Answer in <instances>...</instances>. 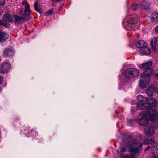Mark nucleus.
<instances>
[{
    "instance_id": "17",
    "label": "nucleus",
    "mask_w": 158,
    "mask_h": 158,
    "mask_svg": "<svg viewBox=\"0 0 158 158\" xmlns=\"http://www.w3.org/2000/svg\"><path fill=\"white\" fill-rule=\"evenodd\" d=\"M144 131L145 133L150 134H152L154 131L153 127L151 126H148L144 129Z\"/></svg>"
},
{
    "instance_id": "9",
    "label": "nucleus",
    "mask_w": 158,
    "mask_h": 158,
    "mask_svg": "<svg viewBox=\"0 0 158 158\" xmlns=\"http://www.w3.org/2000/svg\"><path fill=\"white\" fill-rule=\"evenodd\" d=\"M146 93L149 96H155L157 94V89L152 86L148 88L146 90Z\"/></svg>"
},
{
    "instance_id": "26",
    "label": "nucleus",
    "mask_w": 158,
    "mask_h": 158,
    "mask_svg": "<svg viewBox=\"0 0 158 158\" xmlns=\"http://www.w3.org/2000/svg\"><path fill=\"white\" fill-rule=\"evenodd\" d=\"M52 12L53 10L52 9H50L48 11H47L46 13L50 15L52 13Z\"/></svg>"
},
{
    "instance_id": "22",
    "label": "nucleus",
    "mask_w": 158,
    "mask_h": 158,
    "mask_svg": "<svg viewBox=\"0 0 158 158\" xmlns=\"http://www.w3.org/2000/svg\"><path fill=\"white\" fill-rule=\"evenodd\" d=\"M151 20L154 22L158 21V14L156 12L153 13L152 15Z\"/></svg>"
},
{
    "instance_id": "28",
    "label": "nucleus",
    "mask_w": 158,
    "mask_h": 158,
    "mask_svg": "<svg viewBox=\"0 0 158 158\" xmlns=\"http://www.w3.org/2000/svg\"><path fill=\"white\" fill-rule=\"evenodd\" d=\"M34 8L35 10H36V8L37 7V3L36 2H35L34 4Z\"/></svg>"
},
{
    "instance_id": "13",
    "label": "nucleus",
    "mask_w": 158,
    "mask_h": 158,
    "mask_svg": "<svg viewBox=\"0 0 158 158\" xmlns=\"http://www.w3.org/2000/svg\"><path fill=\"white\" fill-rule=\"evenodd\" d=\"M137 98L138 101L142 102L141 103L137 102V106H138V104H142L143 105L144 103H146L147 102H148V99L146 98L141 95L138 96L137 97Z\"/></svg>"
},
{
    "instance_id": "11",
    "label": "nucleus",
    "mask_w": 158,
    "mask_h": 158,
    "mask_svg": "<svg viewBox=\"0 0 158 158\" xmlns=\"http://www.w3.org/2000/svg\"><path fill=\"white\" fill-rule=\"evenodd\" d=\"M8 35L6 32L0 31V42H3L8 38Z\"/></svg>"
},
{
    "instance_id": "23",
    "label": "nucleus",
    "mask_w": 158,
    "mask_h": 158,
    "mask_svg": "<svg viewBox=\"0 0 158 158\" xmlns=\"http://www.w3.org/2000/svg\"><path fill=\"white\" fill-rule=\"evenodd\" d=\"M131 8L134 10H136L138 8V5L134 3L132 4Z\"/></svg>"
},
{
    "instance_id": "24",
    "label": "nucleus",
    "mask_w": 158,
    "mask_h": 158,
    "mask_svg": "<svg viewBox=\"0 0 158 158\" xmlns=\"http://www.w3.org/2000/svg\"><path fill=\"white\" fill-rule=\"evenodd\" d=\"M52 1V3H60L62 0H51Z\"/></svg>"
},
{
    "instance_id": "27",
    "label": "nucleus",
    "mask_w": 158,
    "mask_h": 158,
    "mask_svg": "<svg viewBox=\"0 0 158 158\" xmlns=\"http://www.w3.org/2000/svg\"><path fill=\"white\" fill-rule=\"evenodd\" d=\"M123 158H133L132 156L127 155L124 156Z\"/></svg>"
},
{
    "instance_id": "8",
    "label": "nucleus",
    "mask_w": 158,
    "mask_h": 158,
    "mask_svg": "<svg viewBox=\"0 0 158 158\" xmlns=\"http://www.w3.org/2000/svg\"><path fill=\"white\" fill-rule=\"evenodd\" d=\"M10 68V64L6 62H4L1 65L0 68V73H4L7 72L9 70Z\"/></svg>"
},
{
    "instance_id": "31",
    "label": "nucleus",
    "mask_w": 158,
    "mask_h": 158,
    "mask_svg": "<svg viewBox=\"0 0 158 158\" xmlns=\"http://www.w3.org/2000/svg\"><path fill=\"white\" fill-rule=\"evenodd\" d=\"M155 76L156 77V79L158 80V73H156L155 74Z\"/></svg>"
},
{
    "instance_id": "37",
    "label": "nucleus",
    "mask_w": 158,
    "mask_h": 158,
    "mask_svg": "<svg viewBox=\"0 0 158 158\" xmlns=\"http://www.w3.org/2000/svg\"><path fill=\"white\" fill-rule=\"evenodd\" d=\"M1 15V14L0 13V15Z\"/></svg>"
},
{
    "instance_id": "34",
    "label": "nucleus",
    "mask_w": 158,
    "mask_h": 158,
    "mask_svg": "<svg viewBox=\"0 0 158 158\" xmlns=\"http://www.w3.org/2000/svg\"><path fill=\"white\" fill-rule=\"evenodd\" d=\"M152 158H158V156L155 155H154Z\"/></svg>"
},
{
    "instance_id": "14",
    "label": "nucleus",
    "mask_w": 158,
    "mask_h": 158,
    "mask_svg": "<svg viewBox=\"0 0 158 158\" xmlns=\"http://www.w3.org/2000/svg\"><path fill=\"white\" fill-rule=\"evenodd\" d=\"M14 54V51L11 49H6L3 52V56L6 57L11 56Z\"/></svg>"
},
{
    "instance_id": "33",
    "label": "nucleus",
    "mask_w": 158,
    "mask_h": 158,
    "mask_svg": "<svg viewBox=\"0 0 158 158\" xmlns=\"http://www.w3.org/2000/svg\"><path fill=\"white\" fill-rule=\"evenodd\" d=\"M36 10L37 11L39 12V13H41L40 11L37 8V7L36 8V10Z\"/></svg>"
},
{
    "instance_id": "20",
    "label": "nucleus",
    "mask_w": 158,
    "mask_h": 158,
    "mask_svg": "<svg viewBox=\"0 0 158 158\" xmlns=\"http://www.w3.org/2000/svg\"><path fill=\"white\" fill-rule=\"evenodd\" d=\"M157 42V39L156 37L154 38L151 41L150 44L151 47L153 49H155L156 48V44Z\"/></svg>"
},
{
    "instance_id": "2",
    "label": "nucleus",
    "mask_w": 158,
    "mask_h": 158,
    "mask_svg": "<svg viewBox=\"0 0 158 158\" xmlns=\"http://www.w3.org/2000/svg\"><path fill=\"white\" fill-rule=\"evenodd\" d=\"M31 13L30 6L28 3H26L25 5L24 14L22 15L23 16L19 17L15 15H13L16 24H19L24 23L25 20L29 19V15Z\"/></svg>"
},
{
    "instance_id": "6",
    "label": "nucleus",
    "mask_w": 158,
    "mask_h": 158,
    "mask_svg": "<svg viewBox=\"0 0 158 158\" xmlns=\"http://www.w3.org/2000/svg\"><path fill=\"white\" fill-rule=\"evenodd\" d=\"M13 15H11L9 13L5 14L3 16V20H0V24L3 25L7 28H9L10 26V25L6 22H12L14 18Z\"/></svg>"
},
{
    "instance_id": "5",
    "label": "nucleus",
    "mask_w": 158,
    "mask_h": 158,
    "mask_svg": "<svg viewBox=\"0 0 158 158\" xmlns=\"http://www.w3.org/2000/svg\"><path fill=\"white\" fill-rule=\"evenodd\" d=\"M153 73V71L151 69L147 70L143 72L141 75V78L143 79L139 80V85L140 87L142 88L145 87L143 85L148 84L149 83L150 78L149 77Z\"/></svg>"
},
{
    "instance_id": "4",
    "label": "nucleus",
    "mask_w": 158,
    "mask_h": 158,
    "mask_svg": "<svg viewBox=\"0 0 158 158\" xmlns=\"http://www.w3.org/2000/svg\"><path fill=\"white\" fill-rule=\"evenodd\" d=\"M142 145L141 143L137 141H134L130 143L129 146V148L131 155L134 156H139L142 149Z\"/></svg>"
},
{
    "instance_id": "12",
    "label": "nucleus",
    "mask_w": 158,
    "mask_h": 158,
    "mask_svg": "<svg viewBox=\"0 0 158 158\" xmlns=\"http://www.w3.org/2000/svg\"><path fill=\"white\" fill-rule=\"evenodd\" d=\"M140 53L142 55H149L151 52V50L147 46L142 49H139Z\"/></svg>"
},
{
    "instance_id": "29",
    "label": "nucleus",
    "mask_w": 158,
    "mask_h": 158,
    "mask_svg": "<svg viewBox=\"0 0 158 158\" xmlns=\"http://www.w3.org/2000/svg\"><path fill=\"white\" fill-rule=\"evenodd\" d=\"M3 81V79L2 77H0V84H1Z\"/></svg>"
},
{
    "instance_id": "21",
    "label": "nucleus",
    "mask_w": 158,
    "mask_h": 158,
    "mask_svg": "<svg viewBox=\"0 0 158 158\" xmlns=\"http://www.w3.org/2000/svg\"><path fill=\"white\" fill-rule=\"evenodd\" d=\"M154 142V138L152 136H150L145 140V142L147 144H151Z\"/></svg>"
},
{
    "instance_id": "16",
    "label": "nucleus",
    "mask_w": 158,
    "mask_h": 158,
    "mask_svg": "<svg viewBox=\"0 0 158 158\" xmlns=\"http://www.w3.org/2000/svg\"><path fill=\"white\" fill-rule=\"evenodd\" d=\"M147 43L143 40H140L136 44V46L139 48L140 49H142L147 46Z\"/></svg>"
},
{
    "instance_id": "38",
    "label": "nucleus",
    "mask_w": 158,
    "mask_h": 158,
    "mask_svg": "<svg viewBox=\"0 0 158 158\" xmlns=\"http://www.w3.org/2000/svg\"><path fill=\"white\" fill-rule=\"evenodd\" d=\"M1 59H0V61H1Z\"/></svg>"
},
{
    "instance_id": "7",
    "label": "nucleus",
    "mask_w": 158,
    "mask_h": 158,
    "mask_svg": "<svg viewBox=\"0 0 158 158\" xmlns=\"http://www.w3.org/2000/svg\"><path fill=\"white\" fill-rule=\"evenodd\" d=\"M124 73L127 77L132 78L136 77L139 75V71L135 68H131L125 70Z\"/></svg>"
},
{
    "instance_id": "19",
    "label": "nucleus",
    "mask_w": 158,
    "mask_h": 158,
    "mask_svg": "<svg viewBox=\"0 0 158 158\" xmlns=\"http://www.w3.org/2000/svg\"><path fill=\"white\" fill-rule=\"evenodd\" d=\"M142 8L143 9L148 10L149 8V4L145 0L142 1L141 2Z\"/></svg>"
},
{
    "instance_id": "18",
    "label": "nucleus",
    "mask_w": 158,
    "mask_h": 158,
    "mask_svg": "<svg viewBox=\"0 0 158 158\" xmlns=\"http://www.w3.org/2000/svg\"><path fill=\"white\" fill-rule=\"evenodd\" d=\"M126 151V148L125 147H121L119 148L117 150L118 155L120 157H122L125 153Z\"/></svg>"
},
{
    "instance_id": "15",
    "label": "nucleus",
    "mask_w": 158,
    "mask_h": 158,
    "mask_svg": "<svg viewBox=\"0 0 158 158\" xmlns=\"http://www.w3.org/2000/svg\"><path fill=\"white\" fill-rule=\"evenodd\" d=\"M152 63V62L149 61L145 64H142L141 66L142 68L144 70H148L151 69Z\"/></svg>"
},
{
    "instance_id": "25",
    "label": "nucleus",
    "mask_w": 158,
    "mask_h": 158,
    "mask_svg": "<svg viewBox=\"0 0 158 158\" xmlns=\"http://www.w3.org/2000/svg\"><path fill=\"white\" fill-rule=\"evenodd\" d=\"M5 4V1L4 0H2L0 1V6H3Z\"/></svg>"
},
{
    "instance_id": "36",
    "label": "nucleus",
    "mask_w": 158,
    "mask_h": 158,
    "mask_svg": "<svg viewBox=\"0 0 158 158\" xmlns=\"http://www.w3.org/2000/svg\"><path fill=\"white\" fill-rule=\"evenodd\" d=\"M2 91V90L1 89V88L0 87V93Z\"/></svg>"
},
{
    "instance_id": "32",
    "label": "nucleus",
    "mask_w": 158,
    "mask_h": 158,
    "mask_svg": "<svg viewBox=\"0 0 158 158\" xmlns=\"http://www.w3.org/2000/svg\"><path fill=\"white\" fill-rule=\"evenodd\" d=\"M155 31L156 32L158 33V26L155 29Z\"/></svg>"
},
{
    "instance_id": "3",
    "label": "nucleus",
    "mask_w": 158,
    "mask_h": 158,
    "mask_svg": "<svg viewBox=\"0 0 158 158\" xmlns=\"http://www.w3.org/2000/svg\"><path fill=\"white\" fill-rule=\"evenodd\" d=\"M150 113V112L148 111H145L142 112V117L139 121L140 124L142 126H146L148 124V120H151L152 122L156 121L157 117Z\"/></svg>"
},
{
    "instance_id": "1",
    "label": "nucleus",
    "mask_w": 158,
    "mask_h": 158,
    "mask_svg": "<svg viewBox=\"0 0 158 158\" xmlns=\"http://www.w3.org/2000/svg\"><path fill=\"white\" fill-rule=\"evenodd\" d=\"M148 101L143 105L138 104L136 106L137 109L139 110H145L146 111H149L150 114L157 117L158 112L155 109V107L158 103L157 101L153 98H150L148 99Z\"/></svg>"
},
{
    "instance_id": "30",
    "label": "nucleus",
    "mask_w": 158,
    "mask_h": 158,
    "mask_svg": "<svg viewBox=\"0 0 158 158\" xmlns=\"http://www.w3.org/2000/svg\"><path fill=\"white\" fill-rule=\"evenodd\" d=\"M150 147L149 146H148L145 149V151H146L148 150L149 148H150Z\"/></svg>"
},
{
    "instance_id": "35",
    "label": "nucleus",
    "mask_w": 158,
    "mask_h": 158,
    "mask_svg": "<svg viewBox=\"0 0 158 158\" xmlns=\"http://www.w3.org/2000/svg\"><path fill=\"white\" fill-rule=\"evenodd\" d=\"M157 47L158 49L157 50L156 52L157 53H158V45H157Z\"/></svg>"
},
{
    "instance_id": "10",
    "label": "nucleus",
    "mask_w": 158,
    "mask_h": 158,
    "mask_svg": "<svg viewBox=\"0 0 158 158\" xmlns=\"http://www.w3.org/2000/svg\"><path fill=\"white\" fill-rule=\"evenodd\" d=\"M138 19L137 17H131L128 20L127 29H129V27H133V25L137 22Z\"/></svg>"
}]
</instances>
